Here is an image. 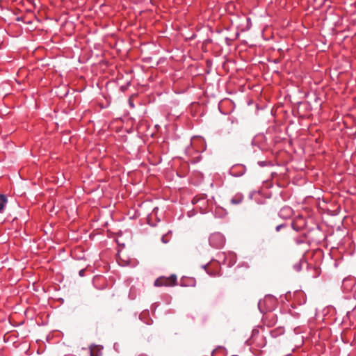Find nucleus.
<instances>
[{
  "mask_svg": "<svg viewBox=\"0 0 356 356\" xmlns=\"http://www.w3.org/2000/svg\"><path fill=\"white\" fill-rule=\"evenodd\" d=\"M225 243V237L219 232L213 233L209 237V244L213 248H221L224 246Z\"/></svg>",
  "mask_w": 356,
  "mask_h": 356,
  "instance_id": "1",
  "label": "nucleus"
},
{
  "mask_svg": "<svg viewBox=\"0 0 356 356\" xmlns=\"http://www.w3.org/2000/svg\"><path fill=\"white\" fill-rule=\"evenodd\" d=\"M177 283V276L175 275H171L170 277H160L157 278L154 282V286H172L175 285Z\"/></svg>",
  "mask_w": 356,
  "mask_h": 356,
  "instance_id": "2",
  "label": "nucleus"
},
{
  "mask_svg": "<svg viewBox=\"0 0 356 356\" xmlns=\"http://www.w3.org/2000/svg\"><path fill=\"white\" fill-rule=\"evenodd\" d=\"M219 257L223 258V264L228 266H234L237 260L236 254L234 252H228L225 254V252H222L219 254Z\"/></svg>",
  "mask_w": 356,
  "mask_h": 356,
  "instance_id": "3",
  "label": "nucleus"
},
{
  "mask_svg": "<svg viewBox=\"0 0 356 356\" xmlns=\"http://www.w3.org/2000/svg\"><path fill=\"white\" fill-rule=\"evenodd\" d=\"M102 346L99 345H91L90 346V356H102L101 350Z\"/></svg>",
  "mask_w": 356,
  "mask_h": 356,
  "instance_id": "4",
  "label": "nucleus"
},
{
  "mask_svg": "<svg viewBox=\"0 0 356 356\" xmlns=\"http://www.w3.org/2000/svg\"><path fill=\"white\" fill-rule=\"evenodd\" d=\"M243 200V195L241 193H237L232 197L230 202L232 204H238Z\"/></svg>",
  "mask_w": 356,
  "mask_h": 356,
  "instance_id": "5",
  "label": "nucleus"
},
{
  "mask_svg": "<svg viewBox=\"0 0 356 356\" xmlns=\"http://www.w3.org/2000/svg\"><path fill=\"white\" fill-rule=\"evenodd\" d=\"M284 330L282 327H278L270 331V334L273 337H277L279 335L283 334Z\"/></svg>",
  "mask_w": 356,
  "mask_h": 356,
  "instance_id": "6",
  "label": "nucleus"
},
{
  "mask_svg": "<svg viewBox=\"0 0 356 356\" xmlns=\"http://www.w3.org/2000/svg\"><path fill=\"white\" fill-rule=\"evenodd\" d=\"M7 203V197L4 195H0V212H2Z\"/></svg>",
  "mask_w": 356,
  "mask_h": 356,
  "instance_id": "7",
  "label": "nucleus"
},
{
  "mask_svg": "<svg viewBox=\"0 0 356 356\" xmlns=\"http://www.w3.org/2000/svg\"><path fill=\"white\" fill-rule=\"evenodd\" d=\"M293 268L295 269L296 271L297 272H299L302 269V265H301V263L300 262H298L296 264L293 265Z\"/></svg>",
  "mask_w": 356,
  "mask_h": 356,
  "instance_id": "8",
  "label": "nucleus"
},
{
  "mask_svg": "<svg viewBox=\"0 0 356 356\" xmlns=\"http://www.w3.org/2000/svg\"><path fill=\"white\" fill-rule=\"evenodd\" d=\"M285 225L284 224L279 225L276 227L275 229L277 232H279L282 227H284Z\"/></svg>",
  "mask_w": 356,
  "mask_h": 356,
  "instance_id": "9",
  "label": "nucleus"
},
{
  "mask_svg": "<svg viewBox=\"0 0 356 356\" xmlns=\"http://www.w3.org/2000/svg\"><path fill=\"white\" fill-rule=\"evenodd\" d=\"M84 273H85V270H83H83H81L79 271V275H80V276H83Z\"/></svg>",
  "mask_w": 356,
  "mask_h": 356,
  "instance_id": "10",
  "label": "nucleus"
},
{
  "mask_svg": "<svg viewBox=\"0 0 356 356\" xmlns=\"http://www.w3.org/2000/svg\"><path fill=\"white\" fill-rule=\"evenodd\" d=\"M259 165H261V166H264L265 165V162L264 161H260V162H259Z\"/></svg>",
  "mask_w": 356,
  "mask_h": 356,
  "instance_id": "11",
  "label": "nucleus"
},
{
  "mask_svg": "<svg viewBox=\"0 0 356 356\" xmlns=\"http://www.w3.org/2000/svg\"><path fill=\"white\" fill-rule=\"evenodd\" d=\"M129 104L130 107H131V108H134V103H133V102H129Z\"/></svg>",
  "mask_w": 356,
  "mask_h": 356,
  "instance_id": "12",
  "label": "nucleus"
},
{
  "mask_svg": "<svg viewBox=\"0 0 356 356\" xmlns=\"http://www.w3.org/2000/svg\"><path fill=\"white\" fill-rule=\"evenodd\" d=\"M261 301H260V302H259V304H258V306H259V308H260V307H261Z\"/></svg>",
  "mask_w": 356,
  "mask_h": 356,
  "instance_id": "13",
  "label": "nucleus"
},
{
  "mask_svg": "<svg viewBox=\"0 0 356 356\" xmlns=\"http://www.w3.org/2000/svg\"><path fill=\"white\" fill-rule=\"evenodd\" d=\"M208 274H210V275H216V274L210 273V272H208Z\"/></svg>",
  "mask_w": 356,
  "mask_h": 356,
  "instance_id": "14",
  "label": "nucleus"
},
{
  "mask_svg": "<svg viewBox=\"0 0 356 356\" xmlns=\"http://www.w3.org/2000/svg\"><path fill=\"white\" fill-rule=\"evenodd\" d=\"M208 274H210V275H216V274L210 273V272H208Z\"/></svg>",
  "mask_w": 356,
  "mask_h": 356,
  "instance_id": "15",
  "label": "nucleus"
},
{
  "mask_svg": "<svg viewBox=\"0 0 356 356\" xmlns=\"http://www.w3.org/2000/svg\"><path fill=\"white\" fill-rule=\"evenodd\" d=\"M139 356H147V355H139Z\"/></svg>",
  "mask_w": 356,
  "mask_h": 356,
  "instance_id": "16",
  "label": "nucleus"
}]
</instances>
